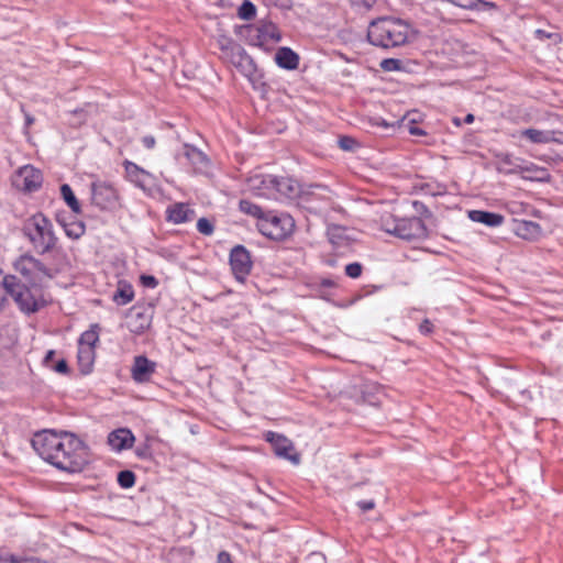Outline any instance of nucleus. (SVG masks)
Returning a JSON list of instances; mask_svg holds the SVG:
<instances>
[{
  "label": "nucleus",
  "instance_id": "393cba45",
  "mask_svg": "<svg viewBox=\"0 0 563 563\" xmlns=\"http://www.w3.org/2000/svg\"><path fill=\"white\" fill-rule=\"evenodd\" d=\"M328 238L329 241L335 246L346 245L350 241L347 229L336 224L329 225Z\"/></svg>",
  "mask_w": 563,
  "mask_h": 563
},
{
  "label": "nucleus",
  "instance_id": "72a5a7b5",
  "mask_svg": "<svg viewBox=\"0 0 563 563\" xmlns=\"http://www.w3.org/2000/svg\"><path fill=\"white\" fill-rule=\"evenodd\" d=\"M240 210L246 214L257 218L258 221H261L265 217L262 209L249 200L240 201Z\"/></svg>",
  "mask_w": 563,
  "mask_h": 563
},
{
  "label": "nucleus",
  "instance_id": "4be33fe9",
  "mask_svg": "<svg viewBox=\"0 0 563 563\" xmlns=\"http://www.w3.org/2000/svg\"><path fill=\"white\" fill-rule=\"evenodd\" d=\"M521 136L536 144H545L559 141V139L555 137V132L549 130L527 129L521 131Z\"/></svg>",
  "mask_w": 563,
  "mask_h": 563
},
{
  "label": "nucleus",
  "instance_id": "bb28decb",
  "mask_svg": "<svg viewBox=\"0 0 563 563\" xmlns=\"http://www.w3.org/2000/svg\"><path fill=\"white\" fill-rule=\"evenodd\" d=\"M218 46L221 51V58L224 60L233 51H235V47H239L240 45L235 43L231 37L228 35L220 33L217 37Z\"/></svg>",
  "mask_w": 563,
  "mask_h": 563
},
{
  "label": "nucleus",
  "instance_id": "3c124183",
  "mask_svg": "<svg viewBox=\"0 0 563 563\" xmlns=\"http://www.w3.org/2000/svg\"><path fill=\"white\" fill-rule=\"evenodd\" d=\"M432 327H433V325H432V323H431L429 320H427V319H426V320L420 324L419 329H420V331H421L422 333L428 334V333H430V332L432 331Z\"/></svg>",
  "mask_w": 563,
  "mask_h": 563
},
{
  "label": "nucleus",
  "instance_id": "f257e3e1",
  "mask_svg": "<svg viewBox=\"0 0 563 563\" xmlns=\"http://www.w3.org/2000/svg\"><path fill=\"white\" fill-rule=\"evenodd\" d=\"M32 446L43 460L63 471L80 472L88 463L87 446L68 432L44 430L34 435Z\"/></svg>",
  "mask_w": 563,
  "mask_h": 563
},
{
  "label": "nucleus",
  "instance_id": "e433bc0d",
  "mask_svg": "<svg viewBox=\"0 0 563 563\" xmlns=\"http://www.w3.org/2000/svg\"><path fill=\"white\" fill-rule=\"evenodd\" d=\"M118 482L123 488H130L134 485L135 475L131 471H122L118 475Z\"/></svg>",
  "mask_w": 563,
  "mask_h": 563
},
{
  "label": "nucleus",
  "instance_id": "49530a36",
  "mask_svg": "<svg viewBox=\"0 0 563 563\" xmlns=\"http://www.w3.org/2000/svg\"><path fill=\"white\" fill-rule=\"evenodd\" d=\"M141 282L146 287H155L157 285L155 277L151 275H142Z\"/></svg>",
  "mask_w": 563,
  "mask_h": 563
},
{
  "label": "nucleus",
  "instance_id": "7c9ffc66",
  "mask_svg": "<svg viewBox=\"0 0 563 563\" xmlns=\"http://www.w3.org/2000/svg\"><path fill=\"white\" fill-rule=\"evenodd\" d=\"M191 555L184 549H172L166 555V563H189Z\"/></svg>",
  "mask_w": 563,
  "mask_h": 563
},
{
  "label": "nucleus",
  "instance_id": "2f4dec72",
  "mask_svg": "<svg viewBox=\"0 0 563 563\" xmlns=\"http://www.w3.org/2000/svg\"><path fill=\"white\" fill-rule=\"evenodd\" d=\"M99 340L98 325H92L89 330L85 331L80 339L79 345H87L88 347L95 349L96 343Z\"/></svg>",
  "mask_w": 563,
  "mask_h": 563
},
{
  "label": "nucleus",
  "instance_id": "5701e85b",
  "mask_svg": "<svg viewBox=\"0 0 563 563\" xmlns=\"http://www.w3.org/2000/svg\"><path fill=\"white\" fill-rule=\"evenodd\" d=\"M275 60L279 67L286 69H296L299 64L298 55L288 47H280L275 55Z\"/></svg>",
  "mask_w": 563,
  "mask_h": 563
},
{
  "label": "nucleus",
  "instance_id": "4468645a",
  "mask_svg": "<svg viewBox=\"0 0 563 563\" xmlns=\"http://www.w3.org/2000/svg\"><path fill=\"white\" fill-rule=\"evenodd\" d=\"M230 264L235 278L243 282L252 268L250 253L241 245L235 246L230 254Z\"/></svg>",
  "mask_w": 563,
  "mask_h": 563
},
{
  "label": "nucleus",
  "instance_id": "a878e982",
  "mask_svg": "<svg viewBox=\"0 0 563 563\" xmlns=\"http://www.w3.org/2000/svg\"><path fill=\"white\" fill-rule=\"evenodd\" d=\"M124 166L128 177L131 179V181L140 187H143L144 177L148 176V173L132 162H125Z\"/></svg>",
  "mask_w": 563,
  "mask_h": 563
},
{
  "label": "nucleus",
  "instance_id": "c85d7f7f",
  "mask_svg": "<svg viewBox=\"0 0 563 563\" xmlns=\"http://www.w3.org/2000/svg\"><path fill=\"white\" fill-rule=\"evenodd\" d=\"M128 327L132 332L141 333L148 327V321L142 313L137 312L129 317Z\"/></svg>",
  "mask_w": 563,
  "mask_h": 563
},
{
  "label": "nucleus",
  "instance_id": "aec40b11",
  "mask_svg": "<svg viewBox=\"0 0 563 563\" xmlns=\"http://www.w3.org/2000/svg\"><path fill=\"white\" fill-rule=\"evenodd\" d=\"M168 220L179 224L191 221L195 218V211L187 203L178 202L170 206L167 210Z\"/></svg>",
  "mask_w": 563,
  "mask_h": 563
},
{
  "label": "nucleus",
  "instance_id": "8fccbe9b",
  "mask_svg": "<svg viewBox=\"0 0 563 563\" xmlns=\"http://www.w3.org/2000/svg\"><path fill=\"white\" fill-rule=\"evenodd\" d=\"M67 363L65 360H60L56 363V365L54 366V369L57 372V373H66L67 372Z\"/></svg>",
  "mask_w": 563,
  "mask_h": 563
},
{
  "label": "nucleus",
  "instance_id": "6e6552de",
  "mask_svg": "<svg viewBox=\"0 0 563 563\" xmlns=\"http://www.w3.org/2000/svg\"><path fill=\"white\" fill-rule=\"evenodd\" d=\"M91 201L102 210H114L120 207V196L118 190L108 183L91 184Z\"/></svg>",
  "mask_w": 563,
  "mask_h": 563
},
{
  "label": "nucleus",
  "instance_id": "c9c22d12",
  "mask_svg": "<svg viewBox=\"0 0 563 563\" xmlns=\"http://www.w3.org/2000/svg\"><path fill=\"white\" fill-rule=\"evenodd\" d=\"M256 8L255 5L246 0L242 3V5L239 9V15L243 20H251L255 16Z\"/></svg>",
  "mask_w": 563,
  "mask_h": 563
},
{
  "label": "nucleus",
  "instance_id": "603ef678",
  "mask_svg": "<svg viewBox=\"0 0 563 563\" xmlns=\"http://www.w3.org/2000/svg\"><path fill=\"white\" fill-rule=\"evenodd\" d=\"M142 143L144 144L145 147L152 148L155 145V139H154V136H151V135L144 136L142 139Z\"/></svg>",
  "mask_w": 563,
  "mask_h": 563
},
{
  "label": "nucleus",
  "instance_id": "f704fd0d",
  "mask_svg": "<svg viewBox=\"0 0 563 563\" xmlns=\"http://www.w3.org/2000/svg\"><path fill=\"white\" fill-rule=\"evenodd\" d=\"M249 187L258 196H265V192H262V188L272 187L269 184V179H265L262 176H254L249 179Z\"/></svg>",
  "mask_w": 563,
  "mask_h": 563
},
{
  "label": "nucleus",
  "instance_id": "9b49d317",
  "mask_svg": "<svg viewBox=\"0 0 563 563\" xmlns=\"http://www.w3.org/2000/svg\"><path fill=\"white\" fill-rule=\"evenodd\" d=\"M42 181V173L30 165L21 167L12 178V184L16 189L27 192L37 190Z\"/></svg>",
  "mask_w": 563,
  "mask_h": 563
},
{
  "label": "nucleus",
  "instance_id": "6e6d98bb",
  "mask_svg": "<svg viewBox=\"0 0 563 563\" xmlns=\"http://www.w3.org/2000/svg\"><path fill=\"white\" fill-rule=\"evenodd\" d=\"M54 355H55V352H54V351H48V352L46 353V355H45V357H44V363L46 364V366H48V363H49V361H52V360H53Z\"/></svg>",
  "mask_w": 563,
  "mask_h": 563
},
{
  "label": "nucleus",
  "instance_id": "9d476101",
  "mask_svg": "<svg viewBox=\"0 0 563 563\" xmlns=\"http://www.w3.org/2000/svg\"><path fill=\"white\" fill-rule=\"evenodd\" d=\"M383 394V387L373 382H365L361 386L351 385L345 388L343 395L356 402H367L377 406L380 401L379 395Z\"/></svg>",
  "mask_w": 563,
  "mask_h": 563
},
{
  "label": "nucleus",
  "instance_id": "a211bd4d",
  "mask_svg": "<svg viewBox=\"0 0 563 563\" xmlns=\"http://www.w3.org/2000/svg\"><path fill=\"white\" fill-rule=\"evenodd\" d=\"M154 367L155 364L145 356H136L132 367V377L139 383L147 382L154 372Z\"/></svg>",
  "mask_w": 563,
  "mask_h": 563
},
{
  "label": "nucleus",
  "instance_id": "de8ad7c7",
  "mask_svg": "<svg viewBox=\"0 0 563 563\" xmlns=\"http://www.w3.org/2000/svg\"><path fill=\"white\" fill-rule=\"evenodd\" d=\"M357 506H358L363 511H368V510L374 509V507H375V503H374V500L358 501V503H357Z\"/></svg>",
  "mask_w": 563,
  "mask_h": 563
},
{
  "label": "nucleus",
  "instance_id": "473e14b6",
  "mask_svg": "<svg viewBox=\"0 0 563 563\" xmlns=\"http://www.w3.org/2000/svg\"><path fill=\"white\" fill-rule=\"evenodd\" d=\"M0 562H5V563H47L37 558L21 556V555L8 554V553L0 554Z\"/></svg>",
  "mask_w": 563,
  "mask_h": 563
},
{
  "label": "nucleus",
  "instance_id": "2eb2a0df",
  "mask_svg": "<svg viewBox=\"0 0 563 563\" xmlns=\"http://www.w3.org/2000/svg\"><path fill=\"white\" fill-rule=\"evenodd\" d=\"M15 272L20 273L26 282H32L40 273L47 275L46 267L31 255L20 256L13 264Z\"/></svg>",
  "mask_w": 563,
  "mask_h": 563
},
{
  "label": "nucleus",
  "instance_id": "39448f33",
  "mask_svg": "<svg viewBox=\"0 0 563 563\" xmlns=\"http://www.w3.org/2000/svg\"><path fill=\"white\" fill-rule=\"evenodd\" d=\"M258 230L272 240H284L290 235L295 229V221L291 216L287 213L265 214V217L257 223Z\"/></svg>",
  "mask_w": 563,
  "mask_h": 563
},
{
  "label": "nucleus",
  "instance_id": "680f3d73",
  "mask_svg": "<svg viewBox=\"0 0 563 563\" xmlns=\"http://www.w3.org/2000/svg\"><path fill=\"white\" fill-rule=\"evenodd\" d=\"M453 122H454V124H455V125H457V126H460V125H461V121H460V119H457V118H454V119H453Z\"/></svg>",
  "mask_w": 563,
  "mask_h": 563
},
{
  "label": "nucleus",
  "instance_id": "7ed1b4c3",
  "mask_svg": "<svg viewBox=\"0 0 563 563\" xmlns=\"http://www.w3.org/2000/svg\"><path fill=\"white\" fill-rule=\"evenodd\" d=\"M23 232L34 250L44 254L55 247L57 238L53 231L52 222L42 213H36L25 220Z\"/></svg>",
  "mask_w": 563,
  "mask_h": 563
},
{
  "label": "nucleus",
  "instance_id": "37998d69",
  "mask_svg": "<svg viewBox=\"0 0 563 563\" xmlns=\"http://www.w3.org/2000/svg\"><path fill=\"white\" fill-rule=\"evenodd\" d=\"M450 2L465 9H473L476 7L478 0H449Z\"/></svg>",
  "mask_w": 563,
  "mask_h": 563
},
{
  "label": "nucleus",
  "instance_id": "ddd939ff",
  "mask_svg": "<svg viewBox=\"0 0 563 563\" xmlns=\"http://www.w3.org/2000/svg\"><path fill=\"white\" fill-rule=\"evenodd\" d=\"M224 60L230 63L244 77L250 80L255 79V75L257 73L256 64L241 45L235 47V51H233Z\"/></svg>",
  "mask_w": 563,
  "mask_h": 563
},
{
  "label": "nucleus",
  "instance_id": "f3484780",
  "mask_svg": "<svg viewBox=\"0 0 563 563\" xmlns=\"http://www.w3.org/2000/svg\"><path fill=\"white\" fill-rule=\"evenodd\" d=\"M467 217L477 223H482L489 228H497L504 223V216L495 212H488L483 210H470Z\"/></svg>",
  "mask_w": 563,
  "mask_h": 563
},
{
  "label": "nucleus",
  "instance_id": "b1692460",
  "mask_svg": "<svg viewBox=\"0 0 563 563\" xmlns=\"http://www.w3.org/2000/svg\"><path fill=\"white\" fill-rule=\"evenodd\" d=\"M95 362V349L88 347L87 345H79L78 347V363L80 372L88 374L91 372Z\"/></svg>",
  "mask_w": 563,
  "mask_h": 563
},
{
  "label": "nucleus",
  "instance_id": "f03ea898",
  "mask_svg": "<svg viewBox=\"0 0 563 563\" xmlns=\"http://www.w3.org/2000/svg\"><path fill=\"white\" fill-rule=\"evenodd\" d=\"M409 25L399 19L379 18L369 23L368 41L383 48H394L407 43Z\"/></svg>",
  "mask_w": 563,
  "mask_h": 563
},
{
  "label": "nucleus",
  "instance_id": "412c9836",
  "mask_svg": "<svg viewBox=\"0 0 563 563\" xmlns=\"http://www.w3.org/2000/svg\"><path fill=\"white\" fill-rule=\"evenodd\" d=\"M184 155L192 165L194 169L199 173L206 172L209 161L208 157L198 148L188 144L184 145Z\"/></svg>",
  "mask_w": 563,
  "mask_h": 563
},
{
  "label": "nucleus",
  "instance_id": "e2e57ef3",
  "mask_svg": "<svg viewBox=\"0 0 563 563\" xmlns=\"http://www.w3.org/2000/svg\"><path fill=\"white\" fill-rule=\"evenodd\" d=\"M3 303H4V298L0 297V310L3 308Z\"/></svg>",
  "mask_w": 563,
  "mask_h": 563
},
{
  "label": "nucleus",
  "instance_id": "f8f14e48",
  "mask_svg": "<svg viewBox=\"0 0 563 563\" xmlns=\"http://www.w3.org/2000/svg\"><path fill=\"white\" fill-rule=\"evenodd\" d=\"M266 440L273 445L277 456L288 460L295 465L300 463V455L295 451L294 443L285 435L267 432Z\"/></svg>",
  "mask_w": 563,
  "mask_h": 563
},
{
  "label": "nucleus",
  "instance_id": "a18cd8bd",
  "mask_svg": "<svg viewBox=\"0 0 563 563\" xmlns=\"http://www.w3.org/2000/svg\"><path fill=\"white\" fill-rule=\"evenodd\" d=\"M305 563H325V558L321 553L313 552L306 559Z\"/></svg>",
  "mask_w": 563,
  "mask_h": 563
},
{
  "label": "nucleus",
  "instance_id": "6ab92c4d",
  "mask_svg": "<svg viewBox=\"0 0 563 563\" xmlns=\"http://www.w3.org/2000/svg\"><path fill=\"white\" fill-rule=\"evenodd\" d=\"M514 232L521 239L534 241L541 236L542 229L536 222L522 220L516 221Z\"/></svg>",
  "mask_w": 563,
  "mask_h": 563
},
{
  "label": "nucleus",
  "instance_id": "dca6fc26",
  "mask_svg": "<svg viewBox=\"0 0 563 563\" xmlns=\"http://www.w3.org/2000/svg\"><path fill=\"white\" fill-rule=\"evenodd\" d=\"M135 438L129 429H118L108 437L109 445L115 451H122L132 446Z\"/></svg>",
  "mask_w": 563,
  "mask_h": 563
},
{
  "label": "nucleus",
  "instance_id": "09e8293b",
  "mask_svg": "<svg viewBox=\"0 0 563 563\" xmlns=\"http://www.w3.org/2000/svg\"><path fill=\"white\" fill-rule=\"evenodd\" d=\"M217 563H232L231 555L225 551H221L218 554Z\"/></svg>",
  "mask_w": 563,
  "mask_h": 563
},
{
  "label": "nucleus",
  "instance_id": "052dcab7",
  "mask_svg": "<svg viewBox=\"0 0 563 563\" xmlns=\"http://www.w3.org/2000/svg\"><path fill=\"white\" fill-rule=\"evenodd\" d=\"M418 121L416 113H413V117L409 119V123H416Z\"/></svg>",
  "mask_w": 563,
  "mask_h": 563
},
{
  "label": "nucleus",
  "instance_id": "4d7b16f0",
  "mask_svg": "<svg viewBox=\"0 0 563 563\" xmlns=\"http://www.w3.org/2000/svg\"><path fill=\"white\" fill-rule=\"evenodd\" d=\"M536 35H537L538 37H540V38H542V37H550V34H548V33H547L545 31H543V30H537V31H536Z\"/></svg>",
  "mask_w": 563,
  "mask_h": 563
},
{
  "label": "nucleus",
  "instance_id": "c756f323",
  "mask_svg": "<svg viewBox=\"0 0 563 563\" xmlns=\"http://www.w3.org/2000/svg\"><path fill=\"white\" fill-rule=\"evenodd\" d=\"M60 194H62V197L64 198L65 202L68 205V207L75 213H79L80 212V205H79L77 198L75 197L71 188L67 184L62 185Z\"/></svg>",
  "mask_w": 563,
  "mask_h": 563
},
{
  "label": "nucleus",
  "instance_id": "a19ab883",
  "mask_svg": "<svg viewBox=\"0 0 563 563\" xmlns=\"http://www.w3.org/2000/svg\"><path fill=\"white\" fill-rule=\"evenodd\" d=\"M345 273L351 278H357L362 274V265L358 263H351L346 265Z\"/></svg>",
  "mask_w": 563,
  "mask_h": 563
},
{
  "label": "nucleus",
  "instance_id": "5fc2aeb1",
  "mask_svg": "<svg viewBox=\"0 0 563 563\" xmlns=\"http://www.w3.org/2000/svg\"><path fill=\"white\" fill-rule=\"evenodd\" d=\"M409 133L412 135H424L426 134L423 130L416 128L413 125L409 128Z\"/></svg>",
  "mask_w": 563,
  "mask_h": 563
},
{
  "label": "nucleus",
  "instance_id": "20e7f679",
  "mask_svg": "<svg viewBox=\"0 0 563 563\" xmlns=\"http://www.w3.org/2000/svg\"><path fill=\"white\" fill-rule=\"evenodd\" d=\"M2 284L5 291L22 311L26 313L35 312L42 305L38 290L25 286L14 275L4 276Z\"/></svg>",
  "mask_w": 563,
  "mask_h": 563
},
{
  "label": "nucleus",
  "instance_id": "bf43d9fd",
  "mask_svg": "<svg viewBox=\"0 0 563 563\" xmlns=\"http://www.w3.org/2000/svg\"><path fill=\"white\" fill-rule=\"evenodd\" d=\"M473 121H474V115H473L472 113H468V114L465 117V119H464V122H465V123H468V124H470V123H473Z\"/></svg>",
  "mask_w": 563,
  "mask_h": 563
},
{
  "label": "nucleus",
  "instance_id": "864d4df0",
  "mask_svg": "<svg viewBox=\"0 0 563 563\" xmlns=\"http://www.w3.org/2000/svg\"><path fill=\"white\" fill-rule=\"evenodd\" d=\"M274 2L282 9H289L291 7V0H274Z\"/></svg>",
  "mask_w": 563,
  "mask_h": 563
},
{
  "label": "nucleus",
  "instance_id": "0eeeda50",
  "mask_svg": "<svg viewBox=\"0 0 563 563\" xmlns=\"http://www.w3.org/2000/svg\"><path fill=\"white\" fill-rule=\"evenodd\" d=\"M387 233L399 239L412 241L427 236V229L420 218L398 219L395 227H388Z\"/></svg>",
  "mask_w": 563,
  "mask_h": 563
},
{
  "label": "nucleus",
  "instance_id": "58836bf2",
  "mask_svg": "<svg viewBox=\"0 0 563 563\" xmlns=\"http://www.w3.org/2000/svg\"><path fill=\"white\" fill-rule=\"evenodd\" d=\"M356 145H357L356 141L350 136H342L339 140V146L343 151H354Z\"/></svg>",
  "mask_w": 563,
  "mask_h": 563
},
{
  "label": "nucleus",
  "instance_id": "13d9d810",
  "mask_svg": "<svg viewBox=\"0 0 563 563\" xmlns=\"http://www.w3.org/2000/svg\"><path fill=\"white\" fill-rule=\"evenodd\" d=\"M25 122H26V125L30 126L31 124H33L34 118L26 113L25 114Z\"/></svg>",
  "mask_w": 563,
  "mask_h": 563
},
{
  "label": "nucleus",
  "instance_id": "423d86ee",
  "mask_svg": "<svg viewBox=\"0 0 563 563\" xmlns=\"http://www.w3.org/2000/svg\"><path fill=\"white\" fill-rule=\"evenodd\" d=\"M269 184L278 192L290 199L305 196L323 197V194L329 192V189L321 185H313L309 186L307 189H303L296 179L290 177L269 178Z\"/></svg>",
  "mask_w": 563,
  "mask_h": 563
},
{
  "label": "nucleus",
  "instance_id": "4c0bfd02",
  "mask_svg": "<svg viewBox=\"0 0 563 563\" xmlns=\"http://www.w3.org/2000/svg\"><path fill=\"white\" fill-rule=\"evenodd\" d=\"M197 229L201 234L211 235L214 228L207 218H200L197 222Z\"/></svg>",
  "mask_w": 563,
  "mask_h": 563
},
{
  "label": "nucleus",
  "instance_id": "79ce46f5",
  "mask_svg": "<svg viewBox=\"0 0 563 563\" xmlns=\"http://www.w3.org/2000/svg\"><path fill=\"white\" fill-rule=\"evenodd\" d=\"M380 67L386 71L397 70L400 68V62L394 58H387L382 60Z\"/></svg>",
  "mask_w": 563,
  "mask_h": 563
},
{
  "label": "nucleus",
  "instance_id": "ea45409f",
  "mask_svg": "<svg viewBox=\"0 0 563 563\" xmlns=\"http://www.w3.org/2000/svg\"><path fill=\"white\" fill-rule=\"evenodd\" d=\"M65 232L68 236L78 239L80 238L85 232V227L82 224H75L69 228L65 229Z\"/></svg>",
  "mask_w": 563,
  "mask_h": 563
},
{
  "label": "nucleus",
  "instance_id": "cd10ccee",
  "mask_svg": "<svg viewBox=\"0 0 563 563\" xmlns=\"http://www.w3.org/2000/svg\"><path fill=\"white\" fill-rule=\"evenodd\" d=\"M134 297V291L130 285L120 284L113 295V300L121 306L129 303Z\"/></svg>",
  "mask_w": 563,
  "mask_h": 563
},
{
  "label": "nucleus",
  "instance_id": "c03bdc74",
  "mask_svg": "<svg viewBox=\"0 0 563 563\" xmlns=\"http://www.w3.org/2000/svg\"><path fill=\"white\" fill-rule=\"evenodd\" d=\"M398 219H394L391 214H386L382 217V229L387 232L388 227H395V222H397Z\"/></svg>",
  "mask_w": 563,
  "mask_h": 563
},
{
  "label": "nucleus",
  "instance_id": "1a4fd4ad",
  "mask_svg": "<svg viewBox=\"0 0 563 563\" xmlns=\"http://www.w3.org/2000/svg\"><path fill=\"white\" fill-rule=\"evenodd\" d=\"M247 37L252 45L264 46L269 42H279L280 33L277 26L269 22L262 20L257 24L246 26Z\"/></svg>",
  "mask_w": 563,
  "mask_h": 563
}]
</instances>
